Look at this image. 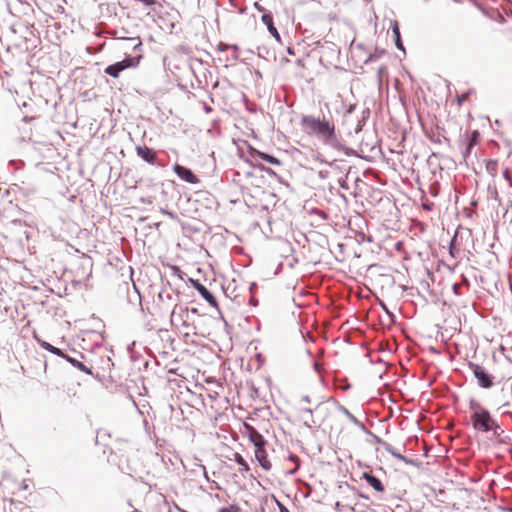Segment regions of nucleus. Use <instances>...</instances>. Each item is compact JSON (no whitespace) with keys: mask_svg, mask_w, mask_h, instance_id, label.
<instances>
[{"mask_svg":"<svg viewBox=\"0 0 512 512\" xmlns=\"http://www.w3.org/2000/svg\"><path fill=\"white\" fill-rule=\"evenodd\" d=\"M334 403L337 410L343 413L350 422H352L355 426L361 429L364 433H368V429L365 427V425L361 421H359L345 406L340 404L337 400H334Z\"/></svg>","mask_w":512,"mask_h":512,"instance_id":"2eb2a0df","label":"nucleus"},{"mask_svg":"<svg viewBox=\"0 0 512 512\" xmlns=\"http://www.w3.org/2000/svg\"><path fill=\"white\" fill-rule=\"evenodd\" d=\"M243 429L244 434L248 437L254 448L267 445L265 437L253 425L245 422L243 423Z\"/></svg>","mask_w":512,"mask_h":512,"instance_id":"1a4fd4ad","label":"nucleus"},{"mask_svg":"<svg viewBox=\"0 0 512 512\" xmlns=\"http://www.w3.org/2000/svg\"><path fill=\"white\" fill-rule=\"evenodd\" d=\"M163 497V503L168 507L169 512H172L173 505L171 504V501L167 499L166 496L162 495Z\"/></svg>","mask_w":512,"mask_h":512,"instance_id":"6e6d98bb","label":"nucleus"},{"mask_svg":"<svg viewBox=\"0 0 512 512\" xmlns=\"http://www.w3.org/2000/svg\"><path fill=\"white\" fill-rule=\"evenodd\" d=\"M102 363H103V366H102L103 369L108 368L110 370L111 367L114 366V363L109 356H107L105 359H102Z\"/></svg>","mask_w":512,"mask_h":512,"instance_id":"a18cd8bd","label":"nucleus"},{"mask_svg":"<svg viewBox=\"0 0 512 512\" xmlns=\"http://www.w3.org/2000/svg\"><path fill=\"white\" fill-rule=\"evenodd\" d=\"M472 93L471 90H468L467 92L463 93L461 96L457 98V101L459 104L463 103L464 101L468 100L470 94Z\"/></svg>","mask_w":512,"mask_h":512,"instance_id":"de8ad7c7","label":"nucleus"},{"mask_svg":"<svg viewBox=\"0 0 512 512\" xmlns=\"http://www.w3.org/2000/svg\"><path fill=\"white\" fill-rule=\"evenodd\" d=\"M3 501H7L10 505H22V502H16L13 498H4Z\"/></svg>","mask_w":512,"mask_h":512,"instance_id":"bf43d9fd","label":"nucleus"},{"mask_svg":"<svg viewBox=\"0 0 512 512\" xmlns=\"http://www.w3.org/2000/svg\"><path fill=\"white\" fill-rule=\"evenodd\" d=\"M365 434L371 436L374 443L381 445L384 449H385L386 444H389L388 442L384 441L382 438H380L378 435L374 434L369 429H368V433H365Z\"/></svg>","mask_w":512,"mask_h":512,"instance_id":"c9c22d12","label":"nucleus"},{"mask_svg":"<svg viewBox=\"0 0 512 512\" xmlns=\"http://www.w3.org/2000/svg\"><path fill=\"white\" fill-rule=\"evenodd\" d=\"M188 282L212 308H215L217 310V312L220 315V318L226 323V320L224 319V316L221 312L216 296L204 284H202L200 280L188 278Z\"/></svg>","mask_w":512,"mask_h":512,"instance_id":"39448f33","label":"nucleus"},{"mask_svg":"<svg viewBox=\"0 0 512 512\" xmlns=\"http://www.w3.org/2000/svg\"><path fill=\"white\" fill-rule=\"evenodd\" d=\"M369 109H366L363 111V119L358 121L357 127L355 129L356 133H359L362 130V127L364 125L365 119L369 117Z\"/></svg>","mask_w":512,"mask_h":512,"instance_id":"58836bf2","label":"nucleus"},{"mask_svg":"<svg viewBox=\"0 0 512 512\" xmlns=\"http://www.w3.org/2000/svg\"><path fill=\"white\" fill-rule=\"evenodd\" d=\"M124 70H125V65H123L122 63H119V62H115L113 64L108 65L105 68L104 72L113 78H118L120 73Z\"/></svg>","mask_w":512,"mask_h":512,"instance_id":"4be33fe9","label":"nucleus"},{"mask_svg":"<svg viewBox=\"0 0 512 512\" xmlns=\"http://www.w3.org/2000/svg\"><path fill=\"white\" fill-rule=\"evenodd\" d=\"M231 46L230 44H227V43H224V42H220L217 46V49L220 51V52H225L229 49H231Z\"/></svg>","mask_w":512,"mask_h":512,"instance_id":"09e8293b","label":"nucleus"},{"mask_svg":"<svg viewBox=\"0 0 512 512\" xmlns=\"http://www.w3.org/2000/svg\"><path fill=\"white\" fill-rule=\"evenodd\" d=\"M160 302L159 309L161 311H168L171 307L172 310L170 311V323L174 324V319L176 316V309L179 306V294H175L172 291L164 293L163 300H158Z\"/></svg>","mask_w":512,"mask_h":512,"instance_id":"0eeeda50","label":"nucleus"},{"mask_svg":"<svg viewBox=\"0 0 512 512\" xmlns=\"http://www.w3.org/2000/svg\"><path fill=\"white\" fill-rule=\"evenodd\" d=\"M159 274H160V278H161L162 287H161V290L159 291V293L157 294V300H163L164 293H166L167 290H171L175 294H180V291L177 288H173L171 283L169 282V280H167L161 274V272H159Z\"/></svg>","mask_w":512,"mask_h":512,"instance_id":"aec40b11","label":"nucleus"},{"mask_svg":"<svg viewBox=\"0 0 512 512\" xmlns=\"http://www.w3.org/2000/svg\"><path fill=\"white\" fill-rule=\"evenodd\" d=\"M10 232L19 245V252H27L30 256L37 253L35 242L38 236V231L27 224L22 223L20 220H14L10 225Z\"/></svg>","mask_w":512,"mask_h":512,"instance_id":"f257e3e1","label":"nucleus"},{"mask_svg":"<svg viewBox=\"0 0 512 512\" xmlns=\"http://www.w3.org/2000/svg\"><path fill=\"white\" fill-rule=\"evenodd\" d=\"M257 167L261 170V171H264L265 173H267L268 175L270 176H274V177H277L279 179V181L281 183H283L282 179L280 177H278L277 173L275 171H273L271 168L269 167H266L265 165L263 164H258Z\"/></svg>","mask_w":512,"mask_h":512,"instance_id":"e433bc0d","label":"nucleus"},{"mask_svg":"<svg viewBox=\"0 0 512 512\" xmlns=\"http://www.w3.org/2000/svg\"><path fill=\"white\" fill-rule=\"evenodd\" d=\"M233 460L240 466L239 472L244 475L250 471L249 464L245 458L238 452L233 454Z\"/></svg>","mask_w":512,"mask_h":512,"instance_id":"5701e85b","label":"nucleus"},{"mask_svg":"<svg viewBox=\"0 0 512 512\" xmlns=\"http://www.w3.org/2000/svg\"><path fill=\"white\" fill-rule=\"evenodd\" d=\"M389 271H393L391 267H386L379 264H368L366 269L369 277L377 279L382 277V274L389 273Z\"/></svg>","mask_w":512,"mask_h":512,"instance_id":"f3484780","label":"nucleus"},{"mask_svg":"<svg viewBox=\"0 0 512 512\" xmlns=\"http://www.w3.org/2000/svg\"><path fill=\"white\" fill-rule=\"evenodd\" d=\"M62 358L65 359L68 363H70L74 368L78 369L79 371L84 372L88 375H93L92 367H88L84 362L68 355L66 352Z\"/></svg>","mask_w":512,"mask_h":512,"instance_id":"a211bd4d","label":"nucleus"},{"mask_svg":"<svg viewBox=\"0 0 512 512\" xmlns=\"http://www.w3.org/2000/svg\"><path fill=\"white\" fill-rule=\"evenodd\" d=\"M499 508L504 512H512V507L510 506H500Z\"/></svg>","mask_w":512,"mask_h":512,"instance_id":"774afa93","label":"nucleus"},{"mask_svg":"<svg viewBox=\"0 0 512 512\" xmlns=\"http://www.w3.org/2000/svg\"><path fill=\"white\" fill-rule=\"evenodd\" d=\"M318 176L321 178V179H326L328 177V171H323V170H320L318 172Z\"/></svg>","mask_w":512,"mask_h":512,"instance_id":"338daca9","label":"nucleus"},{"mask_svg":"<svg viewBox=\"0 0 512 512\" xmlns=\"http://www.w3.org/2000/svg\"><path fill=\"white\" fill-rule=\"evenodd\" d=\"M161 212L167 216H169L171 219L173 220H176V221H179V218L177 216L176 213H174L173 211H170L168 209H165V208H161Z\"/></svg>","mask_w":512,"mask_h":512,"instance_id":"37998d69","label":"nucleus"},{"mask_svg":"<svg viewBox=\"0 0 512 512\" xmlns=\"http://www.w3.org/2000/svg\"><path fill=\"white\" fill-rule=\"evenodd\" d=\"M255 458L263 470L269 471L272 468L265 446L255 448Z\"/></svg>","mask_w":512,"mask_h":512,"instance_id":"ddd939ff","label":"nucleus"},{"mask_svg":"<svg viewBox=\"0 0 512 512\" xmlns=\"http://www.w3.org/2000/svg\"><path fill=\"white\" fill-rule=\"evenodd\" d=\"M301 126L307 133H313L324 140L334 129V125L326 119L316 118L312 115H304L301 119Z\"/></svg>","mask_w":512,"mask_h":512,"instance_id":"7ed1b4c3","label":"nucleus"},{"mask_svg":"<svg viewBox=\"0 0 512 512\" xmlns=\"http://www.w3.org/2000/svg\"><path fill=\"white\" fill-rule=\"evenodd\" d=\"M385 451H387L392 457H394L400 461H403V459H404L405 455L401 454L398 451V449L394 448L391 444H386Z\"/></svg>","mask_w":512,"mask_h":512,"instance_id":"473e14b6","label":"nucleus"},{"mask_svg":"<svg viewBox=\"0 0 512 512\" xmlns=\"http://www.w3.org/2000/svg\"><path fill=\"white\" fill-rule=\"evenodd\" d=\"M404 463L408 464V465H411V466H415V467H420L421 465V462L416 459V458H410V457H407V456H404V459L403 461Z\"/></svg>","mask_w":512,"mask_h":512,"instance_id":"a19ab883","label":"nucleus"},{"mask_svg":"<svg viewBox=\"0 0 512 512\" xmlns=\"http://www.w3.org/2000/svg\"><path fill=\"white\" fill-rule=\"evenodd\" d=\"M142 58L141 55L138 56H126L123 60L118 61L119 63H122L125 65V69L136 67L139 64L140 59Z\"/></svg>","mask_w":512,"mask_h":512,"instance_id":"393cba45","label":"nucleus"},{"mask_svg":"<svg viewBox=\"0 0 512 512\" xmlns=\"http://www.w3.org/2000/svg\"><path fill=\"white\" fill-rule=\"evenodd\" d=\"M421 285L429 292L430 295H435L434 291L430 289L429 283L426 281H422Z\"/></svg>","mask_w":512,"mask_h":512,"instance_id":"4d7b16f0","label":"nucleus"},{"mask_svg":"<svg viewBox=\"0 0 512 512\" xmlns=\"http://www.w3.org/2000/svg\"><path fill=\"white\" fill-rule=\"evenodd\" d=\"M37 342H38L39 346L42 349H44V350H46V351H48V352H50V353H52L54 355H57V356H59L61 358L65 355V351L64 350H62V349H60L58 347L53 346L52 344H50L49 342H47L45 340L37 339Z\"/></svg>","mask_w":512,"mask_h":512,"instance_id":"412c9836","label":"nucleus"},{"mask_svg":"<svg viewBox=\"0 0 512 512\" xmlns=\"http://www.w3.org/2000/svg\"><path fill=\"white\" fill-rule=\"evenodd\" d=\"M119 39L129 41L132 44V49L134 51L140 50V48L142 47V41L140 37H119Z\"/></svg>","mask_w":512,"mask_h":512,"instance_id":"7c9ffc66","label":"nucleus"},{"mask_svg":"<svg viewBox=\"0 0 512 512\" xmlns=\"http://www.w3.org/2000/svg\"><path fill=\"white\" fill-rule=\"evenodd\" d=\"M140 358H142V355L137 352H131L130 359L132 362L138 361Z\"/></svg>","mask_w":512,"mask_h":512,"instance_id":"5fc2aeb1","label":"nucleus"},{"mask_svg":"<svg viewBox=\"0 0 512 512\" xmlns=\"http://www.w3.org/2000/svg\"><path fill=\"white\" fill-rule=\"evenodd\" d=\"M118 290L119 292H125L127 294V301L130 304L135 305L136 303H138L140 306H142V296L135 283H132L130 287L128 282L123 281L119 285ZM141 309L143 310V307H141Z\"/></svg>","mask_w":512,"mask_h":512,"instance_id":"6e6552de","label":"nucleus"},{"mask_svg":"<svg viewBox=\"0 0 512 512\" xmlns=\"http://www.w3.org/2000/svg\"><path fill=\"white\" fill-rule=\"evenodd\" d=\"M462 145H463L462 157L464 160H466L471 155L473 147L471 146V144H462Z\"/></svg>","mask_w":512,"mask_h":512,"instance_id":"ea45409f","label":"nucleus"},{"mask_svg":"<svg viewBox=\"0 0 512 512\" xmlns=\"http://www.w3.org/2000/svg\"><path fill=\"white\" fill-rule=\"evenodd\" d=\"M467 365L477 380L479 387L490 389L494 386L495 377L485 367L472 361H468Z\"/></svg>","mask_w":512,"mask_h":512,"instance_id":"20e7f679","label":"nucleus"},{"mask_svg":"<svg viewBox=\"0 0 512 512\" xmlns=\"http://www.w3.org/2000/svg\"><path fill=\"white\" fill-rule=\"evenodd\" d=\"M334 507H335V510H337L338 512H341V511H343V508L345 506L343 504H341L339 501H336Z\"/></svg>","mask_w":512,"mask_h":512,"instance_id":"69168bd1","label":"nucleus"},{"mask_svg":"<svg viewBox=\"0 0 512 512\" xmlns=\"http://www.w3.org/2000/svg\"><path fill=\"white\" fill-rule=\"evenodd\" d=\"M461 263L458 262L454 265L446 264L444 262L443 258H438V270L440 271L441 268L446 269L449 273H454L458 268H460Z\"/></svg>","mask_w":512,"mask_h":512,"instance_id":"cd10ccee","label":"nucleus"},{"mask_svg":"<svg viewBox=\"0 0 512 512\" xmlns=\"http://www.w3.org/2000/svg\"><path fill=\"white\" fill-rule=\"evenodd\" d=\"M469 409L471 411V424L475 431L488 433V425L493 418L490 411L474 398L469 399Z\"/></svg>","mask_w":512,"mask_h":512,"instance_id":"f03ea898","label":"nucleus"},{"mask_svg":"<svg viewBox=\"0 0 512 512\" xmlns=\"http://www.w3.org/2000/svg\"><path fill=\"white\" fill-rule=\"evenodd\" d=\"M344 260L345 258H331L328 261H323L319 259L318 261L314 262L313 265L327 266L328 269H334L337 271L344 272Z\"/></svg>","mask_w":512,"mask_h":512,"instance_id":"dca6fc26","label":"nucleus"},{"mask_svg":"<svg viewBox=\"0 0 512 512\" xmlns=\"http://www.w3.org/2000/svg\"><path fill=\"white\" fill-rule=\"evenodd\" d=\"M10 259L11 258H7V257H4V258H0V270H6V268L4 267V264H9L10 263Z\"/></svg>","mask_w":512,"mask_h":512,"instance_id":"864d4df0","label":"nucleus"},{"mask_svg":"<svg viewBox=\"0 0 512 512\" xmlns=\"http://www.w3.org/2000/svg\"><path fill=\"white\" fill-rule=\"evenodd\" d=\"M188 314H189V308L188 307H182V306H178V308L176 309V317H179L180 319L184 318V316L188 317Z\"/></svg>","mask_w":512,"mask_h":512,"instance_id":"4c0bfd02","label":"nucleus"},{"mask_svg":"<svg viewBox=\"0 0 512 512\" xmlns=\"http://www.w3.org/2000/svg\"><path fill=\"white\" fill-rule=\"evenodd\" d=\"M83 262L81 264V268L84 270L89 269V273L87 274V278L91 276L92 274V267H93V258H82Z\"/></svg>","mask_w":512,"mask_h":512,"instance_id":"72a5a7b5","label":"nucleus"},{"mask_svg":"<svg viewBox=\"0 0 512 512\" xmlns=\"http://www.w3.org/2000/svg\"><path fill=\"white\" fill-rule=\"evenodd\" d=\"M283 271V262H279L272 273L273 276L279 275Z\"/></svg>","mask_w":512,"mask_h":512,"instance_id":"603ef678","label":"nucleus"},{"mask_svg":"<svg viewBox=\"0 0 512 512\" xmlns=\"http://www.w3.org/2000/svg\"><path fill=\"white\" fill-rule=\"evenodd\" d=\"M261 20H262L263 24H265L267 26L269 33L274 37V39L278 43H281L282 42L281 36H280L277 28L274 25L272 13L271 12L263 13Z\"/></svg>","mask_w":512,"mask_h":512,"instance_id":"4468645a","label":"nucleus"},{"mask_svg":"<svg viewBox=\"0 0 512 512\" xmlns=\"http://www.w3.org/2000/svg\"><path fill=\"white\" fill-rule=\"evenodd\" d=\"M139 380L141 381L142 384V390L139 391V395H146L148 393V389L145 386L144 377H140Z\"/></svg>","mask_w":512,"mask_h":512,"instance_id":"3c124183","label":"nucleus"},{"mask_svg":"<svg viewBox=\"0 0 512 512\" xmlns=\"http://www.w3.org/2000/svg\"><path fill=\"white\" fill-rule=\"evenodd\" d=\"M298 262L299 258H292V260L288 263V268L293 269Z\"/></svg>","mask_w":512,"mask_h":512,"instance_id":"13d9d810","label":"nucleus"},{"mask_svg":"<svg viewBox=\"0 0 512 512\" xmlns=\"http://www.w3.org/2000/svg\"><path fill=\"white\" fill-rule=\"evenodd\" d=\"M231 49L233 50L232 59L237 60L239 58V47L235 44L231 46Z\"/></svg>","mask_w":512,"mask_h":512,"instance_id":"8fccbe9b","label":"nucleus"},{"mask_svg":"<svg viewBox=\"0 0 512 512\" xmlns=\"http://www.w3.org/2000/svg\"><path fill=\"white\" fill-rule=\"evenodd\" d=\"M488 427V432H493V434L497 437L503 433V429L501 428L500 424L494 417L492 418L491 423L488 425Z\"/></svg>","mask_w":512,"mask_h":512,"instance_id":"c85d7f7f","label":"nucleus"},{"mask_svg":"<svg viewBox=\"0 0 512 512\" xmlns=\"http://www.w3.org/2000/svg\"><path fill=\"white\" fill-rule=\"evenodd\" d=\"M323 142L335 150L344 151L347 156L356 154L352 148L346 147L337 139L335 129L323 140Z\"/></svg>","mask_w":512,"mask_h":512,"instance_id":"9b49d317","label":"nucleus"},{"mask_svg":"<svg viewBox=\"0 0 512 512\" xmlns=\"http://www.w3.org/2000/svg\"><path fill=\"white\" fill-rule=\"evenodd\" d=\"M479 138H480L479 132L477 130H473L470 133V135H468L466 138L461 140V143L462 144H471V146L474 148L477 145Z\"/></svg>","mask_w":512,"mask_h":512,"instance_id":"bb28decb","label":"nucleus"},{"mask_svg":"<svg viewBox=\"0 0 512 512\" xmlns=\"http://www.w3.org/2000/svg\"><path fill=\"white\" fill-rule=\"evenodd\" d=\"M390 28L393 33V38H394V43H395L396 48L398 50L406 53L404 45H403V41L401 38V32H400V27H399L398 22L396 20H390Z\"/></svg>","mask_w":512,"mask_h":512,"instance_id":"6ab92c4d","label":"nucleus"},{"mask_svg":"<svg viewBox=\"0 0 512 512\" xmlns=\"http://www.w3.org/2000/svg\"><path fill=\"white\" fill-rule=\"evenodd\" d=\"M257 288H258L257 283L256 282H251L250 285H249V292L251 294H253L256 291Z\"/></svg>","mask_w":512,"mask_h":512,"instance_id":"052dcab7","label":"nucleus"},{"mask_svg":"<svg viewBox=\"0 0 512 512\" xmlns=\"http://www.w3.org/2000/svg\"><path fill=\"white\" fill-rule=\"evenodd\" d=\"M174 173L183 181L190 184H197L200 182L198 176L189 168L180 164L173 166Z\"/></svg>","mask_w":512,"mask_h":512,"instance_id":"9d476101","label":"nucleus"},{"mask_svg":"<svg viewBox=\"0 0 512 512\" xmlns=\"http://www.w3.org/2000/svg\"><path fill=\"white\" fill-rule=\"evenodd\" d=\"M276 506L278 507L279 512H290L289 509L286 507L284 503H282L280 500L274 498Z\"/></svg>","mask_w":512,"mask_h":512,"instance_id":"c03bdc74","label":"nucleus"},{"mask_svg":"<svg viewBox=\"0 0 512 512\" xmlns=\"http://www.w3.org/2000/svg\"><path fill=\"white\" fill-rule=\"evenodd\" d=\"M485 168H486V171L490 175H492V176L496 175L497 170H498V161L494 160V159H490V160L486 161Z\"/></svg>","mask_w":512,"mask_h":512,"instance_id":"c756f323","label":"nucleus"},{"mask_svg":"<svg viewBox=\"0 0 512 512\" xmlns=\"http://www.w3.org/2000/svg\"><path fill=\"white\" fill-rule=\"evenodd\" d=\"M248 303H249V305L256 307V306H258L259 301H258V299H256L255 297H251V298L249 299V302H248Z\"/></svg>","mask_w":512,"mask_h":512,"instance_id":"0e129e2a","label":"nucleus"},{"mask_svg":"<svg viewBox=\"0 0 512 512\" xmlns=\"http://www.w3.org/2000/svg\"><path fill=\"white\" fill-rule=\"evenodd\" d=\"M136 155L149 165L163 168L165 163L159 159L158 153L146 145H137L135 147Z\"/></svg>","mask_w":512,"mask_h":512,"instance_id":"423d86ee","label":"nucleus"},{"mask_svg":"<svg viewBox=\"0 0 512 512\" xmlns=\"http://www.w3.org/2000/svg\"><path fill=\"white\" fill-rule=\"evenodd\" d=\"M347 487H348L350 490H352L353 492H355V494H356L358 497L363 498V499H365V500H369V499H370V498H369V496H368L367 494H365V493H363V492L359 491L356 487L351 486V485H349V484H347Z\"/></svg>","mask_w":512,"mask_h":512,"instance_id":"79ce46f5","label":"nucleus"},{"mask_svg":"<svg viewBox=\"0 0 512 512\" xmlns=\"http://www.w3.org/2000/svg\"><path fill=\"white\" fill-rule=\"evenodd\" d=\"M162 265L164 266H167L171 269L172 271V275L174 276H177L180 280H183L184 281V272L180 269L179 266L177 265H172V264H169V263H164V261H161Z\"/></svg>","mask_w":512,"mask_h":512,"instance_id":"2f4dec72","label":"nucleus"},{"mask_svg":"<svg viewBox=\"0 0 512 512\" xmlns=\"http://www.w3.org/2000/svg\"><path fill=\"white\" fill-rule=\"evenodd\" d=\"M377 58H378V56H377V55H375V54H371V55H369V56H368V58L365 60V64H368V63H370V62H373V61H375Z\"/></svg>","mask_w":512,"mask_h":512,"instance_id":"e2e57ef3","label":"nucleus"},{"mask_svg":"<svg viewBox=\"0 0 512 512\" xmlns=\"http://www.w3.org/2000/svg\"><path fill=\"white\" fill-rule=\"evenodd\" d=\"M379 283L383 287H393L395 284V278L392 275V271H389V273L382 274V277L378 279Z\"/></svg>","mask_w":512,"mask_h":512,"instance_id":"a878e982","label":"nucleus"},{"mask_svg":"<svg viewBox=\"0 0 512 512\" xmlns=\"http://www.w3.org/2000/svg\"><path fill=\"white\" fill-rule=\"evenodd\" d=\"M255 358L258 363L257 369H260L264 365L265 359L261 353H256Z\"/></svg>","mask_w":512,"mask_h":512,"instance_id":"49530a36","label":"nucleus"},{"mask_svg":"<svg viewBox=\"0 0 512 512\" xmlns=\"http://www.w3.org/2000/svg\"><path fill=\"white\" fill-rule=\"evenodd\" d=\"M360 479H363L367 484L372 487L377 493H383L385 491V485L379 477L368 471L361 473Z\"/></svg>","mask_w":512,"mask_h":512,"instance_id":"f8f14e48","label":"nucleus"},{"mask_svg":"<svg viewBox=\"0 0 512 512\" xmlns=\"http://www.w3.org/2000/svg\"><path fill=\"white\" fill-rule=\"evenodd\" d=\"M247 385L250 387L251 391H252L254 394L258 395L259 390H258V388L254 385V383H253V382H251V383L247 382Z\"/></svg>","mask_w":512,"mask_h":512,"instance_id":"680f3d73","label":"nucleus"},{"mask_svg":"<svg viewBox=\"0 0 512 512\" xmlns=\"http://www.w3.org/2000/svg\"><path fill=\"white\" fill-rule=\"evenodd\" d=\"M255 153L257 154V156L261 160H263L265 162H268L269 164H272V165H275V166L281 165L280 159H278L274 155H271L269 153H266V152H263V151H259V150H255Z\"/></svg>","mask_w":512,"mask_h":512,"instance_id":"b1692460","label":"nucleus"},{"mask_svg":"<svg viewBox=\"0 0 512 512\" xmlns=\"http://www.w3.org/2000/svg\"><path fill=\"white\" fill-rule=\"evenodd\" d=\"M218 512H241V508L238 504L233 503L228 506H223L218 509Z\"/></svg>","mask_w":512,"mask_h":512,"instance_id":"f704fd0d","label":"nucleus"}]
</instances>
